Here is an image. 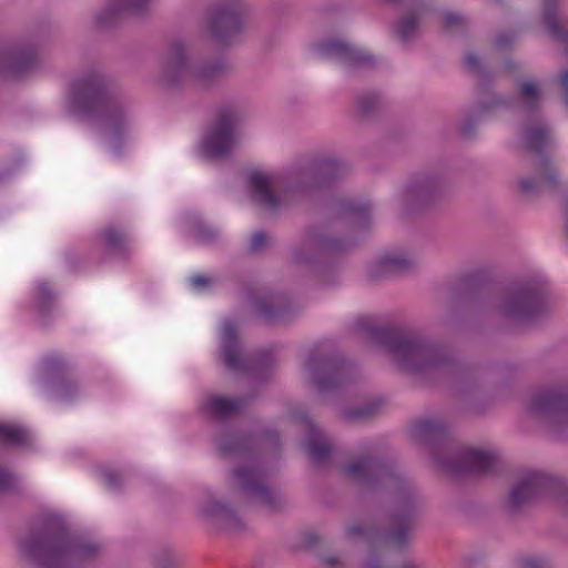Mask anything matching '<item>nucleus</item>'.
I'll return each instance as SVG.
<instances>
[{"mask_svg": "<svg viewBox=\"0 0 568 568\" xmlns=\"http://www.w3.org/2000/svg\"><path fill=\"white\" fill-rule=\"evenodd\" d=\"M71 109L97 121V129L108 148L119 150L134 128L130 100L111 90L98 72H88L71 84Z\"/></svg>", "mask_w": 568, "mask_h": 568, "instance_id": "nucleus-2", "label": "nucleus"}, {"mask_svg": "<svg viewBox=\"0 0 568 568\" xmlns=\"http://www.w3.org/2000/svg\"><path fill=\"white\" fill-rule=\"evenodd\" d=\"M532 409L538 413H568V393L552 389L537 395L532 400Z\"/></svg>", "mask_w": 568, "mask_h": 568, "instance_id": "nucleus-21", "label": "nucleus"}, {"mask_svg": "<svg viewBox=\"0 0 568 568\" xmlns=\"http://www.w3.org/2000/svg\"><path fill=\"white\" fill-rule=\"evenodd\" d=\"M378 410V404L376 403H373V404H369L367 406H365L364 408L355 412V413H352L348 415V418H355V417H371L373 416L375 413H377Z\"/></svg>", "mask_w": 568, "mask_h": 568, "instance_id": "nucleus-37", "label": "nucleus"}, {"mask_svg": "<svg viewBox=\"0 0 568 568\" xmlns=\"http://www.w3.org/2000/svg\"><path fill=\"white\" fill-rule=\"evenodd\" d=\"M348 534L352 536H363L366 538L379 537V532L374 526H364L359 524L349 526Z\"/></svg>", "mask_w": 568, "mask_h": 568, "instance_id": "nucleus-33", "label": "nucleus"}, {"mask_svg": "<svg viewBox=\"0 0 568 568\" xmlns=\"http://www.w3.org/2000/svg\"><path fill=\"white\" fill-rule=\"evenodd\" d=\"M243 6L231 3L213 12L209 20V31L214 41L229 45L244 28Z\"/></svg>", "mask_w": 568, "mask_h": 568, "instance_id": "nucleus-12", "label": "nucleus"}, {"mask_svg": "<svg viewBox=\"0 0 568 568\" xmlns=\"http://www.w3.org/2000/svg\"><path fill=\"white\" fill-rule=\"evenodd\" d=\"M442 19L445 27L458 26L463 22V17L455 12H446Z\"/></svg>", "mask_w": 568, "mask_h": 568, "instance_id": "nucleus-41", "label": "nucleus"}, {"mask_svg": "<svg viewBox=\"0 0 568 568\" xmlns=\"http://www.w3.org/2000/svg\"><path fill=\"white\" fill-rule=\"evenodd\" d=\"M305 369L316 386L325 389L342 385L348 367L345 362L335 356L320 355L313 352L307 358Z\"/></svg>", "mask_w": 568, "mask_h": 568, "instance_id": "nucleus-11", "label": "nucleus"}, {"mask_svg": "<svg viewBox=\"0 0 568 568\" xmlns=\"http://www.w3.org/2000/svg\"><path fill=\"white\" fill-rule=\"evenodd\" d=\"M120 477L118 474L108 471L104 474V481L109 488H115L119 484Z\"/></svg>", "mask_w": 568, "mask_h": 568, "instance_id": "nucleus-45", "label": "nucleus"}, {"mask_svg": "<svg viewBox=\"0 0 568 568\" xmlns=\"http://www.w3.org/2000/svg\"><path fill=\"white\" fill-rule=\"evenodd\" d=\"M221 358L227 368L232 371H245L248 368L247 359L240 352L236 327L231 321H226L222 326Z\"/></svg>", "mask_w": 568, "mask_h": 568, "instance_id": "nucleus-18", "label": "nucleus"}, {"mask_svg": "<svg viewBox=\"0 0 568 568\" xmlns=\"http://www.w3.org/2000/svg\"><path fill=\"white\" fill-rule=\"evenodd\" d=\"M0 440L10 445L23 446L30 440V433L21 425L0 423Z\"/></svg>", "mask_w": 568, "mask_h": 568, "instance_id": "nucleus-27", "label": "nucleus"}, {"mask_svg": "<svg viewBox=\"0 0 568 568\" xmlns=\"http://www.w3.org/2000/svg\"><path fill=\"white\" fill-rule=\"evenodd\" d=\"M559 485V479L540 470L528 471L520 483L509 494V504L517 508L523 504L540 496L546 491L554 490Z\"/></svg>", "mask_w": 568, "mask_h": 568, "instance_id": "nucleus-15", "label": "nucleus"}, {"mask_svg": "<svg viewBox=\"0 0 568 568\" xmlns=\"http://www.w3.org/2000/svg\"><path fill=\"white\" fill-rule=\"evenodd\" d=\"M102 240L110 252L125 253L130 247V237L120 229L106 227L102 232Z\"/></svg>", "mask_w": 568, "mask_h": 568, "instance_id": "nucleus-26", "label": "nucleus"}, {"mask_svg": "<svg viewBox=\"0 0 568 568\" xmlns=\"http://www.w3.org/2000/svg\"><path fill=\"white\" fill-rule=\"evenodd\" d=\"M161 568H174L171 564H165Z\"/></svg>", "mask_w": 568, "mask_h": 568, "instance_id": "nucleus-49", "label": "nucleus"}, {"mask_svg": "<svg viewBox=\"0 0 568 568\" xmlns=\"http://www.w3.org/2000/svg\"><path fill=\"white\" fill-rule=\"evenodd\" d=\"M226 510V507L220 501H211L205 507L204 513L207 516H219L225 513Z\"/></svg>", "mask_w": 568, "mask_h": 568, "instance_id": "nucleus-38", "label": "nucleus"}, {"mask_svg": "<svg viewBox=\"0 0 568 568\" xmlns=\"http://www.w3.org/2000/svg\"><path fill=\"white\" fill-rule=\"evenodd\" d=\"M244 439L237 436L231 437L227 442L221 444L220 450L223 454L235 453L243 446Z\"/></svg>", "mask_w": 568, "mask_h": 568, "instance_id": "nucleus-36", "label": "nucleus"}, {"mask_svg": "<svg viewBox=\"0 0 568 568\" xmlns=\"http://www.w3.org/2000/svg\"><path fill=\"white\" fill-rule=\"evenodd\" d=\"M371 337L384 346L406 371L423 373L442 366L447 359L443 348L428 344L415 333L399 327H374Z\"/></svg>", "mask_w": 568, "mask_h": 568, "instance_id": "nucleus-4", "label": "nucleus"}, {"mask_svg": "<svg viewBox=\"0 0 568 568\" xmlns=\"http://www.w3.org/2000/svg\"><path fill=\"white\" fill-rule=\"evenodd\" d=\"M38 293H39V295H41L42 297H47V296H49V295H50V290H49V287H48V285H47V284H40V285L38 286Z\"/></svg>", "mask_w": 568, "mask_h": 568, "instance_id": "nucleus-46", "label": "nucleus"}, {"mask_svg": "<svg viewBox=\"0 0 568 568\" xmlns=\"http://www.w3.org/2000/svg\"><path fill=\"white\" fill-rule=\"evenodd\" d=\"M402 568H413V567H412V566H404V567H402Z\"/></svg>", "mask_w": 568, "mask_h": 568, "instance_id": "nucleus-53", "label": "nucleus"}, {"mask_svg": "<svg viewBox=\"0 0 568 568\" xmlns=\"http://www.w3.org/2000/svg\"><path fill=\"white\" fill-rule=\"evenodd\" d=\"M40 61L38 47L32 42H19L0 50V74L19 75L33 70Z\"/></svg>", "mask_w": 568, "mask_h": 568, "instance_id": "nucleus-13", "label": "nucleus"}, {"mask_svg": "<svg viewBox=\"0 0 568 568\" xmlns=\"http://www.w3.org/2000/svg\"><path fill=\"white\" fill-rule=\"evenodd\" d=\"M383 104V98L378 92H367L357 100V110L361 115L369 116L374 114Z\"/></svg>", "mask_w": 568, "mask_h": 568, "instance_id": "nucleus-28", "label": "nucleus"}, {"mask_svg": "<svg viewBox=\"0 0 568 568\" xmlns=\"http://www.w3.org/2000/svg\"><path fill=\"white\" fill-rule=\"evenodd\" d=\"M345 473L348 477L367 481H386L393 477L388 466L375 457L365 456L346 466Z\"/></svg>", "mask_w": 568, "mask_h": 568, "instance_id": "nucleus-17", "label": "nucleus"}, {"mask_svg": "<svg viewBox=\"0 0 568 568\" xmlns=\"http://www.w3.org/2000/svg\"><path fill=\"white\" fill-rule=\"evenodd\" d=\"M506 68H507V70L513 71V70L517 69L518 65L514 61H507L506 62Z\"/></svg>", "mask_w": 568, "mask_h": 568, "instance_id": "nucleus-47", "label": "nucleus"}, {"mask_svg": "<svg viewBox=\"0 0 568 568\" xmlns=\"http://www.w3.org/2000/svg\"><path fill=\"white\" fill-rule=\"evenodd\" d=\"M45 362H47V365H48V366H52V363H51V362H53V359H49V358H48Z\"/></svg>", "mask_w": 568, "mask_h": 568, "instance_id": "nucleus-50", "label": "nucleus"}, {"mask_svg": "<svg viewBox=\"0 0 568 568\" xmlns=\"http://www.w3.org/2000/svg\"><path fill=\"white\" fill-rule=\"evenodd\" d=\"M211 283V278L204 275H194L190 278V284L195 290H202L209 286Z\"/></svg>", "mask_w": 568, "mask_h": 568, "instance_id": "nucleus-42", "label": "nucleus"}, {"mask_svg": "<svg viewBox=\"0 0 568 568\" xmlns=\"http://www.w3.org/2000/svg\"><path fill=\"white\" fill-rule=\"evenodd\" d=\"M546 99L541 81L532 77L521 79L510 106L526 116L519 136L523 148L542 153L556 144L552 128L540 115L539 110Z\"/></svg>", "mask_w": 568, "mask_h": 568, "instance_id": "nucleus-3", "label": "nucleus"}, {"mask_svg": "<svg viewBox=\"0 0 568 568\" xmlns=\"http://www.w3.org/2000/svg\"><path fill=\"white\" fill-rule=\"evenodd\" d=\"M151 0H111L109 4L97 14V23L101 27L111 26L123 14L142 11Z\"/></svg>", "mask_w": 568, "mask_h": 568, "instance_id": "nucleus-20", "label": "nucleus"}, {"mask_svg": "<svg viewBox=\"0 0 568 568\" xmlns=\"http://www.w3.org/2000/svg\"><path fill=\"white\" fill-rule=\"evenodd\" d=\"M438 190L439 181L434 174L418 173L400 186L395 199L404 209H420L435 201Z\"/></svg>", "mask_w": 568, "mask_h": 568, "instance_id": "nucleus-10", "label": "nucleus"}, {"mask_svg": "<svg viewBox=\"0 0 568 568\" xmlns=\"http://www.w3.org/2000/svg\"><path fill=\"white\" fill-rule=\"evenodd\" d=\"M463 131H464L465 133L468 131V129H467V126H466V125H464V126H463Z\"/></svg>", "mask_w": 568, "mask_h": 568, "instance_id": "nucleus-51", "label": "nucleus"}, {"mask_svg": "<svg viewBox=\"0 0 568 568\" xmlns=\"http://www.w3.org/2000/svg\"><path fill=\"white\" fill-rule=\"evenodd\" d=\"M530 567H531V568H537V566H535V565H532V564H530Z\"/></svg>", "mask_w": 568, "mask_h": 568, "instance_id": "nucleus-52", "label": "nucleus"}, {"mask_svg": "<svg viewBox=\"0 0 568 568\" xmlns=\"http://www.w3.org/2000/svg\"><path fill=\"white\" fill-rule=\"evenodd\" d=\"M12 476L4 469L0 468V491L9 489L12 486Z\"/></svg>", "mask_w": 568, "mask_h": 568, "instance_id": "nucleus-43", "label": "nucleus"}, {"mask_svg": "<svg viewBox=\"0 0 568 568\" xmlns=\"http://www.w3.org/2000/svg\"><path fill=\"white\" fill-rule=\"evenodd\" d=\"M235 479L243 489L257 495L264 504L272 505V490L265 485L263 473L256 467H240L234 471Z\"/></svg>", "mask_w": 568, "mask_h": 568, "instance_id": "nucleus-19", "label": "nucleus"}, {"mask_svg": "<svg viewBox=\"0 0 568 568\" xmlns=\"http://www.w3.org/2000/svg\"><path fill=\"white\" fill-rule=\"evenodd\" d=\"M465 63L469 69L476 71L479 69L480 60L476 54L468 53L465 58Z\"/></svg>", "mask_w": 568, "mask_h": 568, "instance_id": "nucleus-44", "label": "nucleus"}, {"mask_svg": "<svg viewBox=\"0 0 568 568\" xmlns=\"http://www.w3.org/2000/svg\"><path fill=\"white\" fill-rule=\"evenodd\" d=\"M243 399H231L224 396L210 395L205 398L203 408L213 417L223 418L242 410Z\"/></svg>", "mask_w": 568, "mask_h": 568, "instance_id": "nucleus-22", "label": "nucleus"}, {"mask_svg": "<svg viewBox=\"0 0 568 568\" xmlns=\"http://www.w3.org/2000/svg\"><path fill=\"white\" fill-rule=\"evenodd\" d=\"M557 82L562 90L565 103L568 105V67L562 69Z\"/></svg>", "mask_w": 568, "mask_h": 568, "instance_id": "nucleus-40", "label": "nucleus"}, {"mask_svg": "<svg viewBox=\"0 0 568 568\" xmlns=\"http://www.w3.org/2000/svg\"><path fill=\"white\" fill-rule=\"evenodd\" d=\"M242 119V111L237 106H222L214 124L202 141L203 151L210 156L229 153L237 142L236 128Z\"/></svg>", "mask_w": 568, "mask_h": 568, "instance_id": "nucleus-7", "label": "nucleus"}, {"mask_svg": "<svg viewBox=\"0 0 568 568\" xmlns=\"http://www.w3.org/2000/svg\"><path fill=\"white\" fill-rule=\"evenodd\" d=\"M539 175L544 181L555 183L560 176V172L556 165L545 159L540 164Z\"/></svg>", "mask_w": 568, "mask_h": 568, "instance_id": "nucleus-31", "label": "nucleus"}, {"mask_svg": "<svg viewBox=\"0 0 568 568\" xmlns=\"http://www.w3.org/2000/svg\"><path fill=\"white\" fill-rule=\"evenodd\" d=\"M275 300L276 297L270 296L266 300L256 302L257 311L267 320H274L277 316V311L275 310Z\"/></svg>", "mask_w": 568, "mask_h": 568, "instance_id": "nucleus-32", "label": "nucleus"}, {"mask_svg": "<svg viewBox=\"0 0 568 568\" xmlns=\"http://www.w3.org/2000/svg\"><path fill=\"white\" fill-rule=\"evenodd\" d=\"M315 54L320 59L337 63L348 74L374 64L373 57L364 49L352 47L346 42L335 39L317 43Z\"/></svg>", "mask_w": 568, "mask_h": 568, "instance_id": "nucleus-8", "label": "nucleus"}, {"mask_svg": "<svg viewBox=\"0 0 568 568\" xmlns=\"http://www.w3.org/2000/svg\"><path fill=\"white\" fill-rule=\"evenodd\" d=\"M498 463V456L493 452L465 448L457 459L445 467L455 474H488L495 470Z\"/></svg>", "mask_w": 568, "mask_h": 568, "instance_id": "nucleus-16", "label": "nucleus"}, {"mask_svg": "<svg viewBox=\"0 0 568 568\" xmlns=\"http://www.w3.org/2000/svg\"><path fill=\"white\" fill-rule=\"evenodd\" d=\"M412 530V518L409 514L396 516L393 521V528L389 530L383 539L395 547L403 546L409 538Z\"/></svg>", "mask_w": 568, "mask_h": 568, "instance_id": "nucleus-24", "label": "nucleus"}, {"mask_svg": "<svg viewBox=\"0 0 568 568\" xmlns=\"http://www.w3.org/2000/svg\"><path fill=\"white\" fill-rule=\"evenodd\" d=\"M518 185L523 194L529 195L538 191L540 182L535 179L523 178L518 181Z\"/></svg>", "mask_w": 568, "mask_h": 568, "instance_id": "nucleus-35", "label": "nucleus"}, {"mask_svg": "<svg viewBox=\"0 0 568 568\" xmlns=\"http://www.w3.org/2000/svg\"><path fill=\"white\" fill-rule=\"evenodd\" d=\"M336 561H337V559H336V558H334V557H328V558L326 559V562H327V565H329V566H334V565L336 564Z\"/></svg>", "mask_w": 568, "mask_h": 568, "instance_id": "nucleus-48", "label": "nucleus"}, {"mask_svg": "<svg viewBox=\"0 0 568 568\" xmlns=\"http://www.w3.org/2000/svg\"><path fill=\"white\" fill-rule=\"evenodd\" d=\"M415 435L434 437L442 432V425L433 420H418L413 426Z\"/></svg>", "mask_w": 568, "mask_h": 568, "instance_id": "nucleus-30", "label": "nucleus"}, {"mask_svg": "<svg viewBox=\"0 0 568 568\" xmlns=\"http://www.w3.org/2000/svg\"><path fill=\"white\" fill-rule=\"evenodd\" d=\"M306 450L313 463H323L327 460L331 455V445L322 436L320 429L313 424H310L308 427Z\"/></svg>", "mask_w": 568, "mask_h": 568, "instance_id": "nucleus-23", "label": "nucleus"}, {"mask_svg": "<svg viewBox=\"0 0 568 568\" xmlns=\"http://www.w3.org/2000/svg\"><path fill=\"white\" fill-rule=\"evenodd\" d=\"M419 23V17L416 13H407L405 14L402 20L398 22L396 32L398 37L403 40H407L412 38L418 27Z\"/></svg>", "mask_w": 568, "mask_h": 568, "instance_id": "nucleus-29", "label": "nucleus"}, {"mask_svg": "<svg viewBox=\"0 0 568 568\" xmlns=\"http://www.w3.org/2000/svg\"><path fill=\"white\" fill-rule=\"evenodd\" d=\"M544 306L542 287L539 282H529L517 290L509 296L505 305V312L509 316L519 318H530Z\"/></svg>", "mask_w": 568, "mask_h": 568, "instance_id": "nucleus-14", "label": "nucleus"}, {"mask_svg": "<svg viewBox=\"0 0 568 568\" xmlns=\"http://www.w3.org/2000/svg\"><path fill=\"white\" fill-rule=\"evenodd\" d=\"M412 265V258L404 252L386 253L377 262V266L383 274L405 271Z\"/></svg>", "mask_w": 568, "mask_h": 568, "instance_id": "nucleus-25", "label": "nucleus"}, {"mask_svg": "<svg viewBox=\"0 0 568 568\" xmlns=\"http://www.w3.org/2000/svg\"><path fill=\"white\" fill-rule=\"evenodd\" d=\"M538 23L568 53V0H539Z\"/></svg>", "mask_w": 568, "mask_h": 568, "instance_id": "nucleus-9", "label": "nucleus"}, {"mask_svg": "<svg viewBox=\"0 0 568 568\" xmlns=\"http://www.w3.org/2000/svg\"><path fill=\"white\" fill-rule=\"evenodd\" d=\"M227 70L229 65L223 59L192 64L187 47L181 41L171 43L160 62V78L170 87H178L190 81L199 88H209Z\"/></svg>", "mask_w": 568, "mask_h": 568, "instance_id": "nucleus-6", "label": "nucleus"}, {"mask_svg": "<svg viewBox=\"0 0 568 568\" xmlns=\"http://www.w3.org/2000/svg\"><path fill=\"white\" fill-rule=\"evenodd\" d=\"M515 41V34L511 32L499 33L495 38V44L498 48H506Z\"/></svg>", "mask_w": 568, "mask_h": 568, "instance_id": "nucleus-39", "label": "nucleus"}, {"mask_svg": "<svg viewBox=\"0 0 568 568\" xmlns=\"http://www.w3.org/2000/svg\"><path fill=\"white\" fill-rule=\"evenodd\" d=\"M268 241H270V237L264 232H261V231L255 232L251 236L250 250L252 252H258L267 245Z\"/></svg>", "mask_w": 568, "mask_h": 568, "instance_id": "nucleus-34", "label": "nucleus"}, {"mask_svg": "<svg viewBox=\"0 0 568 568\" xmlns=\"http://www.w3.org/2000/svg\"><path fill=\"white\" fill-rule=\"evenodd\" d=\"M566 205H567V207H568V196H567V200H566Z\"/></svg>", "mask_w": 568, "mask_h": 568, "instance_id": "nucleus-54", "label": "nucleus"}, {"mask_svg": "<svg viewBox=\"0 0 568 568\" xmlns=\"http://www.w3.org/2000/svg\"><path fill=\"white\" fill-rule=\"evenodd\" d=\"M342 164L334 159H318L292 166L282 174L252 171L246 181L255 201L271 210H301L318 203L332 213H369L377 205L367 197L345 194H318L317 184L342 173Z\"/></svg>", "mask_w": 568, "mask_h": 568, "instance_id": "nucleus-1", "label": "nucleus"}, {"mask_svg": "<svg viewBox=\"0 0 568 568\" xmlns=\"http://www.w3.org/2000/svg\"><path fill=\"white\" fill-rule=\"evenodd\" d=\"M23 551L42 568H67L94 557L98 547L71 536L64 526L33 534L22 542Z\"/></svg>", "mask_w": 568, "mask_h": 568, "instance_id": "nucleus-5", "label": "nucleus"}]
</instances>
